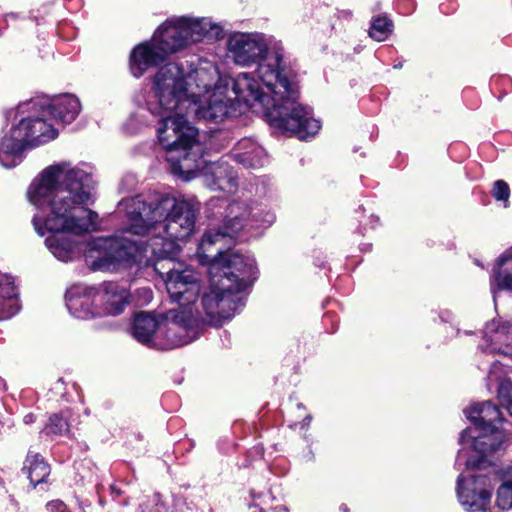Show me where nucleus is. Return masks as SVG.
<instances>
[{"label":"nucleus","instance_id":"10","mask_svg":"<svg viewBox=\"0 0 512 512\" xmlns=\"http://www.w3.org/2000/svg\"><path fill=\"white\" fill-rule=\"evenodd\" d=\"M185 66L168 63L154 74L146 99L151 114L173 113L193 109L192 100L184 77Z\"/></svg>","mask_w":512,"mask_h":512},{"label":"nucleus","instance_id":"27","mask_svg":"<svg viewBox=\"0 0 512 512\" xmlns=\"http://www.w3.org/2000/svg\"><path fill=\"white\" fill-rule=\"evenodd\" d=\"M24 470L27 472L28 479L34 487L42 483L49 475V466L38 454L28 455Z\"/></svg>","mask_w":512,"mask_h":512},{"label":"nucleus","instance_id":"20","mask_svg":"<svg viewBox=\"0 0 512 512\" xmlns=\"http://www.w3.org/2000/svg\"><path fill=\"white\" fill-rule=\"evenodd\" d=\"M203 182L211 190L231 193L237 187V176L226 162H215L205 167Z\"/></svg>","mask_w":512,"mask_h":512},{"label":"nucleus","instance_id":"34","mask_svg":"<svg viewBox=\"0 0 512 512\" xmlns=\"http://www.w3.org/2000/svg\"><path fill=\"white\" fill-rule=\"evenodd\" d=\"M311 419H312V417H311L310 415H308V416L304 419V421H303V427H307V426H309V424H310V422H311Z\"/></svg>","mask_w":512,"mask_h":512},{"label":"nucleus","instance_id":"2","mask_svg":"<svg viewBox=\"0 0 512 512\" xmlns=\"http://www.w3.org/2000/svg\"><path fill=\"white\" fill-rule=\"evenodd\" d=\"M92 168L58 162L45 167L27 189L28 201L39 211L32 224L45 239L47 249L63 262L77 259L80 238L96 230L99 215L90 208L96 201Z\"/></svg>","mask_w":512,"mask_h":512},{"label":"nucleus","instance_id":"22","mask_svg":"<svg viewBox=\"0 0 512 512\" xmlns=\"http://www.w3.org/2000/svg\"><path fill=\"white\" fill-rule=\"evenodd\" d=\"M198 148V144L196 145ZM191 148H179L176 152L167 154V161L170 163L171 171L175 175L184 176L185 179H191L194 174L200 169L201 160Z\"/></svg>","mask_w":512,"mask_h":512},{"label":"nucleus","instance_id":"7","mask_svg":"<svg viewBox=\"0 0 512 512\" xmlns=\"http://www.w3.org/2000/svg\"><path fill=\"white\" fill-rule=\"evenodd\" d=\"M184 77L192 100L194 116L206 121L221 122L234 111L228 96L230 79L220 76L218 67L209 60L182 63Z\"/></svg>","mask_w":512,"mask_h":512},{"label":"nucleus","instance_id":"19","mask_svg":"<svg viewBox=\"0 0 512 512\" xmlns=\"http://www.w3.org/2000/svg\"><path fill=\"white\" fill-rule=\"evenodd\" d=\"M44 105V111L55 120L62 123H71L81 111V103L77 97L64 94L51 100H37Z\"/></svg>","mask_w":512,"mask_h":512},{"label":"nucleus","instance_id":"24","mask_svg":"<svg viewBox=\"0 0 512 512\" xmlns=\"http://www.w3.org/2000/svg\"><path fill=\"white\" fill-rule=\"evenodd\" d=\"M19 309L18 292L13 278L0 273V319L13 317Z\"/></svg>","mask_w":512,"mask_h":512},{"label":"nucleus","instance_id":"17","mask_svg":"<svg viewBox=\"0 0 512 512\" xmlns=\"http://www.w3.org/2000/svg\"><path fill=\"white\" fill-rule=\"evenodd\" d=\"M99 316H117L129 303V291L114 282H105L95 287Z\"/></svg>","mask_w":512,"mask_h":512},{"label":"nucleus","instance_id":"30","mask_svg":"<svg viewBox=\"0 0 512 512\" xmlns=\"http://www.w3.org/2000/svg\"><path fill=\"white\" fill-rule=\"evenodd\" d=\"M493 196L498 201H506L510 196V188L503 180H498L494 183Z\"/></svg>","mask_w":512,"mask_h":512},{"label":"nucleus","instance_id":"26","mask_svg":"<svg viewBox=\"0 0 512 512\" xmlns=\"http://www.w3.org/2000/svg\"><path fill=\"white\" fill-rule=\"evenodd\" d=\"M499 365L494 363L489 371V381L499 382L498 400L502 408H504L512 416V382L508 379H501L498 374Z\"/></svg>","mask_w":512,"mask_h":512},{"label":"nucleus","instance_id":"33","mask_svg":"<svg viewBox=\"0 0 512 512\" xmlns=\"http://www.w3.org/2000/svg\"><path fill=\"white\" fill-rule=\"evenodd\" d=\"M34 421V416L32 414H28L24 417V422L26 424L32 423Z\"/></svg>","mask_w":512,"mask_h":512},{"label":"nucleus","instance_id":"8","mask_svg":"<svg viewBox=\"0 0 512 512\" xmlns=\"http://www.w3.org/2000/svg\"><path fill=\"white\" fill-rule=\"evenodd\" d=\"M44 105L37 100L20 104L14 111V124L0 141V164L5 168L19 165L27 148L54 140L58 132L48 124Z\"/></svg>","mask_w":512,"mask_h":512},{"label":"nucleus","instance_id":"21","mask_svg":"<svg viewBox=\"0 0 512 512\" xmlns=\"http://www.w3.org/2000/svg\"><path fill=\"white\" fill-rule=\"evenodd\" d=\"M232 155L236 162L247 168H259L268 161L264 148L250 138L238 141L232 150Z\"/></svg>","mask_w":512,"mask_h":512},{"label":"nucleus","instance_id":"1","mask_svg":"<svg viewBox=\"0 0 512 512\" xmlns=\"http://www.w3.org/2000/svg\"><path fill=\"white\" fill-rule=\"evenodd\" d=\"M198 203L168 195H142L124 199L119 211L126 213L129 227L110 237L89 240L84 250L85 261L94 271H115L148 256L156 260H173L179 251L177 241L194 231Z\"/></svg>","mask_w":512,"mask_h":512},{"label":"nucleus","instance_id":"12","mask_svg":"<svg viewBox=\"0 0 512 512\" xmlns=\"http://www.w3.org/2000/svg\"><path fill=\"white\" fill-rule=\"evenodd\" d=\"M194 115L193 109L176 110L173 113L152 114L159 119L157 137L160 145L167 154L176 152L179 148H191L197 145L198 131L189 123V117Z\"/></svg>","mask_w":512,"mask_h":512},{"label":"nucleus","instance_id":"4","mask_svg":"<svg viewBox=\"0 0 512 512\" xmlns=\"http://www.w3.org/2000/svg\"><path fill=\"white\" fill-rule=\"evenodd\" d=\"M287 78L290 86H293V93L286 92L276 81L273 89L266 87L258 77L257 70L254 73H239L230 79L228 85V96L235 107L228 117L241 113L240 106L243 104L265 117L271 126L282 132L296 135L302 140L316 135L321 128L320 121L298 102L299 87L294 75L288 70Z\"/></svg>","mask_w":512,"mask_h":512},{"label":"nucleus","instance_id":"18","mask_svg":"<svg viewBox=\"0 0 512 512\" xmlns=\"http://www.w3.org/2000/svg\"><path fill=\"white\" fill-rule=\"evenodd\" d=\"M167 54L162 51L161 46L154 42L152 36L150 41L137 45L130 55V70L136 78L141 77L150 67L162 62Z\"/></svg>","mask_w":512,"mask_h":512},{"label":"nucleus","instance_id":"29","mask_svg":"<svg viewBox=\"0 0 512 512\" xmlns=\"http://www.w3.org/2000/svg\"><path fill=\"white\" fill-rule=\"evenodd\" d=\"M48 433L63 435L69 430L68 422L63 416L55 414L50 417L48 424L46 425Z\"/></svg>","mask_w":512,"mask_h":512},{"label":"nucleus","instance_id":"6","mask_svg":"<svg viewBox=\"0 0 512 512\" xmlns=\"http://www.w3.org/2000/svg\"><path fill=\"white\" fill-rule=\"evenodd\" d=\"M226 48L233 62L239 66L257 64V74L266 87L273 89L275 81L290 93L287 69L283 61V48L278 41L259 32H233L226 41Z\"/></svg>","mask_w":512,"mask_h":512},{"label":"nucleus","instance_id":"15","mask_svg":"<svg viewBox=\"0 0 512 512\" xmlns=\"http://www.w3.org/2000/svg\"><path fill=\"white\" fill-rule=\"evenodd\" d=\"M483 352L496 353L512 358V327L500 318L487 322L480 344Z\"/></svg>","mask_w":512,"mask_h":512},{"label":"nucleus","instance_id":"28","mask_svg":"<svg viewBox=\"0 0 512 512\" xmlns=\"http://www.w3.org/2000/svg\"><path fill=\"white\" fill-rule=\"evenodd\" d=\"M392 31V23L386 17H376L371 25L369 35L376 41H384Z\"/></svg>","mask_w":512,"mask_h":512},{"label":"nucleus","instance_id":"11","mask_svg":"<svg viewBox=\"0 0 512 512\" xmlns=\"http://www.w3.org/2000/svg\"><path fill=\"white\" fill-rule=\"evenodd\" d=\"M223 28L209 17L179 16L165 21L154 32V42L167 55L181 51L205 38L219 39Z\"/></svg>","mask_w":512,"mask_h":512},{"label":"nucleus","instance_id":"13","mask_svg":"<svg viewBox=\"0 0 512 512\" xmlns=\"http://www.w3.org/2000/svg\"><path fill=\"white\" fill-rule=\"evenodd\" d=\"M162 260H157L154 263L155 271L161 275L164 280L166 290L172 301L179 303L182 308L193 305L200 293V280L198 274L191 268H182L181 264L173 263V260H167L168 267L165 271V265L161 263Z\"/></svg>","mask_w":512,"mask_h":512},{"label":"nucleus","instance_id":"16","mask_svg":"<svg viewBox=\"0 0 512 512\" xmlns=\"http://www.w3.org/2000/svg\"><path fill=\"white\" fill-rule=\"evenodd\" d=\"M93 286L76 284L66 292V305L70 313L79 319L87 320L99 316Z\"/></svg>","mask_w":512,"mask_h":512},{"label":"nucleus","instance_id":"31","mask_svg":"<svg viewBox=\"0 0 512 512\" xmlns=\"http://www.w3.org/2000/svg\"><path fill=\"white\" fill-rule=\"evenodd\" d=\"M46 507L49 512H64L66 510V505L61 500L50 501Z\"/></svg>","mask_w":512,"mask_h":512},{"label":"nucleus","instance_id":"25","mask_svg":"<svg viewBox=\"0 0 512 512\" xmlns=\"http://www.w3.org/2000/svg\"><path fill=\"white\" fill-rule=\"evenodd\" d=\"M490 287L494 298L498 290L512 291V248L498 259L491 275Z\"/></svg>","mask_w":512,"mask_h":512},{"label":"nucleus","instance_id":"14","mask_svg":"<svg viewBox=\"0 0 512 512\" xmlns=\"http://www.w3.org/2000/svg\"><path fill=\"white\" fill-rule=\"evenodd\" d=\"M195 319L192 315V310L180 311L170 310L166 314V319L160 322L162 327L160 335H164L166 342L163 348H174L186 345L193 341L196 337L193 330V323Z\"/></svg>","mask_w":512,"mask_h":512},{"label":"nucleus","instance_id":"23","mask_svg":"<svg viewBox=\"0 0 512 512\" xmlns=\"http://www.w3.org/2000/svg\"><path fill=\"white\" fill-rule=\"evenodd\" d=\"M160 320L146 312L138 313L131 328V334L138 342L146 345H156L155 337L160 336Z\"/></svg>","mask_w":512,"mask_h":512},{"label":"nucleus","instance_id":"5","mask_svg":"<svg viewBox=\"0 0 512 512\" xmlns=\"http://www.w3.org/2000/svg\"><path fill=\"white\" fill-rule=\"evenodd\" d=\"M218 257L201 258L208 265L209 288L203 293L201 306L213 324L230 319L242 305L239 294L251 286L258 277L255 259L240 253H222Z\"/></svg>","mask_w":512,"mask_h":512},{"label":"nucleus","instance_id":"3","mask_svg":"<svg viewBox=\"0 0 512 512\" xmlns=\"http://www.w3.org/2000/svg\"><path fill=\"white\" fill-rule=\"evenodd\" d=\"M465 415L474 426L465 429L460 436L456 466H464L467 474L461 473L457 480L459 503L468 512L483 511L490 503L493 486L499 483L495 504L501 510H509L512 508V466L496 468L489 458L507 440V435L496 426L501 413L487 401L471 405Z\"/></svg>","mask_w":512,"mask_h":512},{"label":"nucleus","instance_id":"9","mask_svg":"<svg viewBox=\"0 0 512 512\" xmlns=\"http://www.w3.org/2000/svg\"><path fill=\"white\" fill-rule=\"evenodd\" d=\"M222 217L221 224L210 228L202 237L198 247V256L209 258V255L218 257V251L224 254L236 253L235 251H223L225 245L229 244L241 231L245 229H258L269 226L274 221V215L265 212L258 205H250L241 200H235L224 207V212L219 213Z\"/></svg>","mask_w":512,"mask_h":512},{"label":"nucleus","instance_id":"32","mask_svg":"<svg viewBox=\"0 0 512 512\" xmlns=\"http://www.w3.org/2000/svg\"><path fill=\"white\" fill-rule=\"evenodd\" d=\"M223 204H225V201L221 200V201H215V200H211L209 202V205L211 207H219V208H222L223 207Z\"/></svg>","mask_w":512,"mask_h":512}]
</instances>
